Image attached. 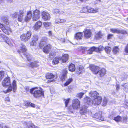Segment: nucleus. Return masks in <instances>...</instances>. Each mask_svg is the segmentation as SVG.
Returning <instances> with one entry per match:
<instances>
[{
  "label": "nucleus",
  "mask_w": 128,
  "mask_h": 128,
  "mask_svg": "<svg viewBox=\"0 0 128 128\" xmlns=\"http://www.w3.org/2000/svg\"><path fill=\"white\" fill-rule=\"evenodd\" d=\"M102 99V97L99 96L92 100H91L90 98L87 96L84 98V103H87L90 105L93 104H94L98 105L100 104Z\"/></svg>",
  "instance_id": "nucleus-1"
},
{
  "label": "nucleus",
  "mask_w": 128,
  "mask_h": 128,
  "mask_svg": "<svg viewBox=\"0 0 128 128\" xmlns=\"http://www.w3.org/2000/svg\"><path fill=\"white\" fill-rule=\"evenodd\" d=\"M26 50V46L24 45H22L21 47L20 50H18V52L20 54L22 53L23 54L26 58L28 61L30 62L34 60L33 58L31 57L30 55L28 53L25 52Z\"/></svg>",
  "instance_id": "nucleus-2"
},
{
  "label": "nucleus",
  "mask_w": 128,
  "mask_h": 128,
  "mask_svg": "<svg viewBox=\"0 0 128 128\" xmlns=\"http://www.w3.org/2000/svg\"><path fill=\"white\" fill-rule=\"evenodd\" d=\"M30 92L31 93H33L34 96L36 98L44 96L43 92L42 90H38L36 88H34L30 89Z\"/></svg>",
  "instance_id": "nucleus-3"
},
{
  "label": "nucleus",
  "mask_w": 128,
  "mask_h": 128,
  "mask_svg": "<svg viewBox=\"0 0 128 128\" xmlns=\"http://www.w3.org/2000/svg\"><path fill=\"white\" fill-rule=\"evenodd\" d=\"M26 11L25 9H23L20 10L18 16V21L22 22L25 21L24 16L26 14Z\"/></svg>",
  "instance_id": "nucleus-4"
},
{
  "label": "nucleus",
  "mask_w": 128,
  "mask_h": 128,
  "mask_svg": "<svg viewBox=\"0 0 128 128\" xmlns=\"http://www.w3.org/2000/svg\"><path fill=\"white\" fill-rule=\"evenodd\" d=\"M31 32L28 31L27 33L24 34L21 36V39L22 41H27L31 37Z\"/></svg>",
  "instance_id": "nucleus-5"
},
{
  "label": "nucleus",
  "mask_w": 128,
  "mask_h": 128,
  "mask_svg": "<svg viewBox=\"0 0 128 128\" xmlns=\"http://www.w3.org/2000/svg\"><path fill=\"white\" fill-rule=\"evenodd\" d=\"M0 28L5 34H9L12 32L10 28L8 26H4L0 22Z\"/></svg>",
  "instance_id": "nucleus-6"
},
{
  "label": "nucleus",
  "mask_w": 128,
  "mask_h": 128,
  "mask_svg": "<svg viewBox=\"0 0 128 128\" xmlns=\"http://www.w3.org/2000/svg\"><path fill=\"white\" fill-rule=\"evenodd\" d=\"M40 17V12L38 10H36L32 12V19L34 21L38 20Z\"/></svg>",
  "instance_id": "nucleus-7"
},
{
  "label": "nucleus",
  "mask_w": 128,
  "mask_h": 128,
  "mask_svg": "<svg viewBox=\"0 0 128 128\" xmlns=\"http://www.w3.org/2000/svg\"><path fill=\"white\" fill-rule=\"evenodd\" d=\"M80 101L77 99L75 98L72 100V106L73 109H78L80 107Z\"/></svg>",
  "instance_id": "nucleus-8"
},
{
  "label": "nucleus",
  "mask_w": 128,
  "mask_h": 128,
  "mask_svg": "<svg viewBox=\"0 0 128 128\" xmlns=\"http://www.w3.org/2000/svg\"><path fill=\"white\" fill-rule=\"evenodd\" d=\"M92 116L93 118L98 119L102 121H104V118L102 115L101 112H98L96 113L95 114H92Z\"/></svg>",
  "instance_id": "nucleus-9"
},
{
  "label": "nucleus",
  "mask_w": 128,
  "mask_h": 128,
  "mask_svg": "<svg viewBox=\"0 0 128 128\" xmlns=\"http://www.w3.org/2000/svg\"><path fill=\"white\" fill-rule=\"evenodd\" d=\"M90 68L92 72L94 74H96L98 73L100 68L99 67L96 66L94 65L90 66Z\"/></svg>",
  "instance_id": "nucleus-10"
},
{
  "label": "nucleus",
  "mask_w": 128,
  "mask_h": 128,
  "mask_svg": "<svg viewBox=\"0 0 128 128\" xmlns=\"http://www.w3.org/2000/svg\"><path fill=\"white\" fill-rule=\"evenodd\" d=\"M42 19L45 20H50V14L47 12L45 11L42 12Z\"/></svg>",
  "instance_id": "nucleus-11"
},
{
  "label": "nucleus",
  "mask_w": 128,
  "mask_h": 128,
  "mask_svg": "<svg viewBox=\"0 0 128 128\" xmlns=\"http://www.w3.org/2000/svg\"><path fill=\"white\" fill-rule=\"evenodd\" d=\"M46 77L47 79H50V80H48L49 82L55 81L56 80V79L54 78L55 76L52 73H48L46 74Z\"/></svg>",
  "instance_id": "nucleus-12"
},
{
  "label": "nucleus",
  "mask_w": 128,
  "mask_h": 128,
  "mask_svg": "<svg viewBox=\"0 0 128 128\" xmlns=\"http://www.w3.org/2000/svg\"><path fill=\"white\" fill-rule=\"evenodd\" d=\"M52 47V46L50 44H48L46 45L43 48V52L45 53L48 54L50 51Z\"/></svg>",
  "instance_id": "nucleus-13"
},
{
  "label": "nucleus",
  "mask_w": 128,
  "mask_h": 128,
  "mask_svg": "<svg viewBox=\"0 0 128 128\" xmlns=\"http://www.w3.org/2000/svg\"><path fill=\"white\" fill-rule=\"evenodd\" d=\"M32 12L30 11H29L27 13L26 15L24 17L25 21H28L32 17Z\"/></svg>",
  "instance_id": "nucleus-14"
},
{
  "label": "nucleus",
  "mask_w": 128,
  "mask_h": 128,
  "mask_svg": "<svg viewBox=\"0 0 128 128\" xmlns=\"http://www.w3.org/2000/svg\"><path fill=\"white\" fill-rule=\"evenodd\" d=\"M2 84L4 86H8L10 85L11 86L10 81L9 77L4 78L2 82Z\"/></svg>",
  "instance_id": "nucleus-15"
},
{
  "label": "nucleus",
  "mask_w": 128,
  "mask_h": 128,
  "mask_svg": "<svg viewBox=\"0 0 128 128\" xmlns=\"http://www.w3.org/2000/svg\"><path fill=\"white\" fill-rule=\"evenodd\" d=\"M89 96L91 97L92 100L99 96V94L97 92L95 91H91L89 94Z\"/></svg>",
  "instance_id": "nucleus-16"
},
{
  "label": "nucleus",
  "mask_w": 128,
  "mask_h": 128,
  "mask_svg": "<svg viewBox=\"0 0 128 128\" xmlns=\"http://www.w3.org/2000/svg\"><path fill=\"white\" fill-rule=\"evenodd\" d=\"M84 37L87 38H90L91 36L92 33L90 30H86L84 32Z\"/></svg>",
  "instance_id": "nucleus-17"
},
{
  "label": "nucleus",
  "mask_w": 128,
  "mask_h": 128,
  "mask_svg": "<svg viewBox=\"0 0 128 128\" xmlns=\"http://www.w3.org/2000/svg\"><path fill=\"white\" fill-rule=\"evenodd\" d=\"M47 39L46 37L42 38L39 44L40 47L41 48L46 44Z\"/></svg>",
  "instance_id": "nucleus-18"
},
{
  "label": "nucleus",
  "mask_w": 128,
  "mask_h": 128,
  "mask_svg": "<svg viewBox=\"0 0 128 128\" xmlns=\"http://www.w3.org/2000/svg\"><path fill=\"white\" fill-rule=\"evenodd\" d=\"M68 55L66 54H64L62 57H60V60L63 62H66L68 60Z\"/></svg>",
  "instance_id": "nucleus-19"
},
{
  "label": "nucleus",
  "mask_w": 128,
  "mask_h": 128,
  "mask_svg": "<svg viewBox=\"0 0 128 128\" xmlns=\"http://www.w3.org/2000/svg\"><path fill=\"white\" fill-rule=\"evenodd\" d=\"M42 25V23L40 21H38L34 26V29L35 30H37L40 28Z\"/></svg>",
  "instance_id": "nucleus-20"
},
{
  "label": "nucleus",
  "mask_w": 128,
  "mask_h": 128,
  "mask_svg": "<svg viewBox=\"0 0 128 128\" xmlns=\"http://www.w3.org/2000/svg\"><path fill=\"white\" fill-rule=\"evenodd\" d=\"M67 70L66 68L64 69L63 71L61 77V78L62 80H64L65 78L66 77V76L67 74Z\"/></svg>",
  "instance_id": "nucleus-21"
},
{
  "label": "nucleus",
  "mask_w": 128,
  "mask_h": 128,
  "mask_svg": "<svg viewBox=\"0 0 128 128\" xmlns=\"http://www.w3.org/2000/svg\"><path fill=\"white\" fill-rule=\"evenodd\" d=\"M87 112V107L85 106H83L80 110V113L82 114L85 115Z\"/></svg>",
  "instance_id": "nucleus-22"
},
{
  "label": "nucleus",
  "mask_w": 128,
  "mask_h": 128,
  "mask_svg": "<svg viewBox=\"0 0 128 128\" xmlns=\"http://www.w3.org/2000/svg\"><path fill=\"white\" fill-rule=\"evenodd\" d=\"M8 38L6 36L4 35L3 34L0 33V41L2 42H4L6 41Z\"/></svg>",
  "instance_id": "nucleus-23"
},
{
  "label": "nucleus",
  "mask_w": 128,
  "mask_h": 128,
  "mask_svg": "<svg viewBox=\"0 0 128 128\" xmlns=\"http://www.w3.org/2000/svg\"><path fill=\"white\" fill-rule=\"evenodd\" d=\"M77 72L78 74H81L84 72V68L81 66H80L76 69Z\"/></svg>",
  "instance_id": "nucleus-24"
},
{
  "label": "nucleus",
  "mask_w": 128,
  "mask_h": 128,
  "mask_svg": "<svg viewBox=\"0 0 128 128\" xmlns=\"http://www.w3.org/2000/svg\"><path fill=\"white\" fill-rule=\"evenodd\" d=\"M82 35V32H78L75 34L74 37L76 40H80L81 39Z\"/></svg>",
  "instance_id": "nucleus-25"
},
{
  "label": "nucleus",
  "mask_w": 128,
  "mask_h": 128,
  "mask_svg": "<svg viewBox=\"0 0 128 128\" xmlns=\"http://www.w3.org/2000/svg\"><path fill=\"white\" fill-rule=\"evenodd\" d=\"M88 12L95 13L98 11V9H94V8L90 7H88Z\"/></svg>",
  "instance_id": "nucleus-26"
},
{
  "label": "nucleus",
  "mask_w": 128,
  "mask_h": 128,
  "mask_svg": "<svg viewBox=\"0 0 128 128\" xmlns=\"http://www.w3.org/2000/svg\"><path fill=\"white\" fill-rule=\"evenodd\" d=\"M106 72V70L104 68H102L99 70L98 73L100 76L102 77L105 74Z\"/></svg>",
  "instance_id": "nucleus-27"
},
{
  "label": "nucleus",
  "mask_w": 128,
  "mask_h": 128,
  "mask_svg": "<svg viewBox=\"0 0 128 128\" xmlns=\"http://www.w3.org/2000/svg\"><path fill=\"white\" fill-rule=\"evenodd\" d=\"M69 70L71 72H74L75 70V67L74 64H72L68 67Z\"/></svg>",
  "instance_id": "nucleus-28"
},
{
  "label": "nucleus",
  "mask_w": 128,
  "mask_h": 128,
  "mask_svg": "<svg viewBox=\"0 0 128 128\" xmlns=\"http://www.w3.org/2000/svg\"><path fill=\"white\" fill-rule=\"evenodd\" d=\"M60 60V57H57L55 58L52 61L53 64H58L59 61Z\"/></svg>",
  "instance_id": "nucleus-29"
},
{
  "label": "nucleus",
  "mask_w": 128,
  "mask_h": 128,
  "mask_svg": "<svg viewBox=\"0 0 128 128\" xmlns=\"http://www.w3.org/2000/svg\"><path fill=\"white\" fill-rule=\"evenodd\" d=\"M120 49L118 46H115L113 48L112 52L114 54H116L118 53Z\"/></svg>",
  "instance_id": "nucleus-30"
},
{
  "label": "nucleus",
  "mask_w": 128,
  "mask_h": 128,
  "mask_svg": "<svg viewBox=\"0 0 128 128\" xmlns=\"http://www.w3.org/2000/svg\"><path fill=\"white\" fill-rule=\"evenodd\" d=\"M109 117L111 119L113 118L111 116H110ZM121 119V118L119 116H118L116 117H114L113 118V119L116 122L121 121V120H122Z\"/></svg>",
  "instance_id": "nucleus-31"
},
{
  "label": "nucleus",
  "mask_w": 128,
  "mask_h": 128,
  "mask_svg": "<svg viewBox=\"0 0 128 128\" xmlns=\"http://www.w3.org/2000/svg\"><path fill=\"white\" fill-rule=\"evenodd\" d=\"M12 86L13 91L14 92L17 88L16 82L14 80L12 82Z\"/></svg>",
  "instance_id": "nucleus-32"
},
{
  "label": "nucleus",
  "mask_w": 128,
  "mask_h": 128,
  "mask_svg": "<svg viewBox=\"0 0 128 128\" xmlns=\"http://www.w3.org/2000/svg\"><path fill=\"white\" fill-rule=\"evenodd\" d=\"M28 66L31 68H33L34 67L37 66L38 65L36 62H30V64H28Z\"/></svg>",
  "instance_id": "nucleus-33"
},
{
  "label": "nucleus",
  "mask_w": 128,
  "mask_h": 128,
  "mask_svg": "<svg viewBox=\"0 0 128 128\" xmlns=\"http://www.w3.org/2000/svg\"><path fill=\"white\" fill-rule=\"evenodd\" d=\"M73 80L72 78H70L67 80L66 82L64 84V85L65 86H66L70 84Z\"/></svg>",
  "instance_id": "nucleus-34"
},
{
  "label": "nucleus",
  "mask_w": 128,
  "mask_h": 128,
  "mask_svg": "<svg viewBox=\"0 0 128 128\" xmlns=\"http://www.w3.org/2000/svg\"><path fill=\"white\" fill-rule=\"evenodd\" d=\"M44 27L46 29L49 28L51 26V23L50 22H45L44 23Z\"/></svg>",
  "instance_id": "nucleus-35"
},
{
  "label": "nucleus",
  "mask_w": 128,
  "mask_h": 128,
  "mask_svg": "<svg viewBox=\"0 0 128 128\" xmlns=\"http://www.w3.org/2000/svg\"><path fill=\"white\" fill-rule=\"evenodd\" d=\"M110 31L114 33H120V30L116 29H111Z\"/></svg>",
  "instance_id": "nucleus-36"
},
{
  "label": "nucleus",
  "mask_w": 128,
  "mask_h": 128,
  "mask_svg": "<svg viewBox=\"0 0 128 128\" xmlns=\"http://www.w3.org/2000/svg\"><path fill=\"white\" fill-rule=\"evenodd\" d=\"M88 7H84L80 11V12L81 13H86L88 12Z\"/></svg>",
  "instance_id": "nucleus-37"
},
{
  "label": "nucleus",
  "mask_w": 128,
  "mask_h": 128,
  "mask_svg": "<svg viewBox=\"0 0 128 128\" xmlns=\"http://www.w3.org/2000/svg\"><path fill=\"white\" fill-rule=\"evenodd\" d=\"M1 20L4 22H8V17L7 16H2L1 18Z\"/></svg>",
  "instance_id": "nucleus-38"
},
{
  "label": "nucleus",
  "mask_w": 128,
  "mask_h": 128,
  "mask_svg": "<svg viewBox=\"0 0 128 128\" xmlns=\"http://www.w3.org/2000/svg\"><path fill=\"white\" fill-rule=\"evenodd\" d=\"M111 48L108 46L106 47L105 48V50L108 54L110 53L111 52Z\"/></svg>",
  "instance_id": "nucleus-39"
},
{
  "label": "nucleus",
  "mask_w": 128,
  "mask_h": 128,
  "mask_svg": "<svg viewBox=\"0 0 128 128\" xmlns=\"http://www.w3.org/2000/svg\"><path fill=\"white\" fill-rule=\"evenodd\" d=\"M102 35L100 32H98L96 35V37L97 39L101 38Z\"/></svg>",
  "instance_id": "nucleus-40"
},
{
  "label": "nucleus",
  "mask_w": 128,
  "mask_h": 128,
  "mask_svg": "<svg viewBox=\"0 0 128 128\" xmlns=\"http://www.w3.org/2000/svg\"><path fill=\"white\" fill-rule=\"evenodd\" d=\"M4 71H0V81L1 80L4 78Z\"/></svg>",
  "instance_id": "nucleus-41"
},
{
  "label": "nucleus",
  "mask_w": 128,
  "mask_h": 128,
  "mask_svg": "<svg viewBox=\"0 0 128 128\" xmlns=\"http://www.w3.org/2000/svg\"><path fill=\"white\" fill-rule=\"evenodd\" d=\"M38 36L37 35H34L33 36V37L32 38V40L36 42V41L38 40Z\"/></svg>",
  "instance_id": "nucleus-42"
},
{
  "label": "nucleus",
  "mask_w": 128,
  "mask_h": 128,
  "mask_svg": "<svg viewBox=\"0 0 128 128\" xmlns=\"http://www.w3.org/2000/svg\"><path fill=\"white\" fill-rule=\"evenodd\" d=\"M90 50L92 51V52L93 51H95L96 52H97L98 51V48H95L94 47H93L92 48H90Z\"/></svg>",
  "instance_id": "nucleus-43"
},
{
  "label": "nucleus",
  "mask_w": 128,
  "mask_h": 128,
  "mask_svg": "<svg viewBox=\"0 0 128 128\" xmlns=\"http://www.w3.org/2000/svg\"><path fill=\"white\" fill-rule=\"evenodd\" d=\"M84 93L82 92H80L79 93L77 94L76 96H77L79 98H81L82 96L84 94Z\"/></svg>",
  "instance_id": "nucleus-44"
},
{
  "label": "nucleus",
  "mask_w": 128,
  "mask_h": 128,
  "mask_svg": "<svg viewBox=\"0 0 128 128\" xmlns=\"http://www.w3.org/2000/svg\"><path fill=\"white\" fill-rule=\"evenodd\" d=\"M19 12H15L13 14H12V16L14 18H16L18 16Z\"/></svg>",
  "instance_id": "nucleus-45"
},
{
  "label": "nucleus",
  "mask_w": 128,
  "mask_h": 128,
  "mask_svg": "<svg viewBox=\"0 0 128 128\" xmlns=\"http://www.w3.org/2000/svg\"><path fill=\"white\" fill-rule=\"evenodd\" d=\"M107 98L106 97L104 98L103 101V105L104 106H105L107 104Z\"/></svg>",
  "instance_id": "nucleus-46"
},
{
  "label": "nucleus",
  "mask_w": 128,
  "mask_h": 128,
  "mask_svg": "<svg viewBox=\"0 0 128 128\" xmlns=\"http://www.w3.org/2000/svg\"><path fill=\"white\" fill-rule=\"evenodd\" d=\"M55 54L56 53L54 52H51L49 54L50 57V58H52Z\"/></svg>",
  "instance_id": "nucleus-47"
},
{
  "label": "nucleus",
  "mask_w": 128,
  "mask_h": 128,
  "mask_svg": "<svg viewBox=\"0 0 128 128\" xmlns=\"http://www.w3.org/2000/svg\"><path fill=\"white\" fill-rule=\"evenodd\" d=\"M30 44L31 46H35L36 44V42L35 41H34L32 40L31 42H30Z\"/></svg>",
  "instance_id": "nucleus-48"
},
{
  "label": "nucleus",
  "mask_w": 128,
  "mask_h": 128,
  "mask_svg": "<svg viewBox=\"0 0 128 128\" xmlns=\"http://www.w3.org/2000/svg\"><path fill=\"white\" fill-rule=\"evenodd\" d=\"M121 121H123L124 122H126L127 120V118L126 117H124L123 118H121Z\"/></svg>",
  "instance_id": "nucleus-49"
},
{
  "label": "nucleus",
  "mask_w": 128,
  "mask_h": 128,
  "mask_svg": "<svg viewBox=\"0 0 128 128\" xmlns=\"http://www.w3.org/2000/svg\"><path fill=\"white\" fill-rule=\"evenodd\" d=\"M98 48V51L99 50L100 51H101L104 49V47L103 46H100Z\"/></svg>",
  "instance_id": "nucleus-50"
},
{
  "label": "nucleus",
  "mask_w": 128,
  "mask_h": 128,
  "mask_svg": "<svg viewBox=\"0 0 128 128\" xmlns=\"http://www.w3.org/2000/svg\"><path fill=\"white\" fill-rule=\"evenodd\" d=\"M70 100V99L68 98L67 100H66L65 102L66 106V107L68 106V104Z\"/></svg>",
  "instance_id": "nucleus-51"
},
{
  "label": "nucleus",
  "mask_w": 128,
  "mask_h": 128,
  "mask_svg": "<svg viewBox=\"0 0 128 128\" xmlns=\"http://www.w3.org/2000/svg\"><path fill=\"white\" fill-rule=\"evenodd\" d=\"M37 126H36L33 124H31L30 126L28 127V128H37Z\"/></svg>",
  "instance_id": "nucleus-52"
},
{
  "label": "nucleus",
  "mask_w": 128,
  "mask_h": 128,
  "mask_svg": "<svg viewBox=\"0 0 128 128\" xmlns=\"http://www.w3.org/2000/svg\"><path fill=\"white\" fill-rule=\"evenodd\" d=\"M59 12V10L58 9H54L53 10V12L54 13H57Z\"/></svg>",
  "instance_id": "nucleus-53"
},
{
  "label": "nucleus",
  "mask_w": 128,
  "mask_h": 128,
  "mask_svg": "<svg viewBox=\"0 0 128 128\" xmlns=\"http://www.w3.org/2000/svg\"><path fill=\"white\" fill-rule=\"evenodd\" d=\"M12 90V87L11 86H10L8 87L7 90L6 92H9Z\"/></svg>",
  "instance_id": "nucleus-54"
},
{
  "label": "nucleus",
  "mask_w": 128,
  "mask_h": 128,
  "mask_svg": "<svg viewBox=\"0 0 128 128\" xmlns=\"http://www.w3.org/2000/svg\"><path fill=\"white\" fill-rule=\"evenodd\" d=\"M124 51L126 53H128V44L125 48Z\"/></svg>",
  "instance_id": "nucleus-55"
},
{
  "label": "nucleus",
  "mask_w": 128,
  "mask_h": 128,
  "mask_svg": "<svg viewBox=\"0 0 128 128\" xmlns=\"http://www.w3.org/2000/svg\"><path fill=\"white\" fill-rule=\"evenodd\" d=\"M78 50L80 51L84 49V47H82V46H79L78 47Z\"/></svg>",
  "instance_id": "nucleus-56"
},
{
  "label": "nucleus",
  "mask_w": 128,
  "mask_h": 128,
  "mask_svg": "<svg viewBox=\"0 0 128 128\" xmlns=\"http://www.w3.org/2000/svg\"><path fill=\"white\" fill-rule=\"evenodd\" d=\"M55 22L57 23H60V18H57L55 20Z\"/></svg>",
  "instance_id": "nucleus-57"
},
{
  "label": "nucleus",
  "mask_w": 128,
  "mask_h": 128,
  "mask_svg": "<svg viewBox=\"0 0 128 128\" xmlns=\"http://www.w3.org/2000/svg\"><path fill=\"white\" fill-rule=\"evenodd\" d=\"M8 38L7 40H6V41H5L4 42H6L7 44H8L9 45H10L11 44V42L8 40Z\"/></svg>",
  "instance_id": "nucleus-58"
},
{
  "label": "nucleus",
  "mask_w": 128,
  "mask_h": 128,
  "mask_svg": "<svg viewBox=\"0 0 128 128\" xmlns=\"http://www.w3.org/2000/svg\"><path fill=\"white\" fill-rule=\"evenodd\" d=\"M113 35L112 34H109L108 36V39H109L112 38V37L113 36Z\"/></svg>",
  "instance_id": "nucleus-59"
},
{
  "label": "nucleus",
  "mask_w": 128,
  "mask_h": 128,
  "mask_svg": "<svg viewBox=\"0 0 128 128\" xmlns=\"http://www.w3.org/2000/svg\"><path fill=\"white\" fill-rule=\"evenodd\" d=\"M116 90H118L120 88V86L119 84H116Z\"/></svg>",
  "instance_id": "nucleus-60"
},
{
  "label": "nucleus",
  "mask_w": 128,
  "mask_h": 128,
  "mask_svg": "<svg viewBox=\"0 0 128 128\" xmlns=\"http://www.w3.org/2000/svg\"><path fill=\"white\" fill-rule=\"evenodd\" d=\"M66 22V20L65 19H60V23H63Z\"/></svg>",
  "instance_id": "nucleus-61"
},
{
  "label": "nucleus",
  "mask_w": 128,
  "mask_h": 128,
  "mask_svg": "<svg viewBox=\"0 0 128 128\" xmlns=\"http://www.w3.org/2000/svg\"><path fill=\"white\" fill-rule=\"evenodd\" d=\"M30 102H27L25 106H27V107H28V106H30Z\"/></svg>",
  "instance_id": "nucleus-62"
},
{
  "label": "nucleus",
  "mask_w": 128,
  "mask_h": 128,
  "mask_svg": "<svg viewBox=\"0 0 128 128\" xmlns=\"http://www.w3.org/2000/svg\"><path fill=\"white\" fill-rule=\"evenodd\" d=\"M30 106L34 108L35 107V105L34 104H32L30 102Z\"/></svg>",
  "instance_id": "nucleus-63"
},
{
  "label": "nucleus",
  "mask_w": 128,
  "mask_h": 128,
  "mask_svg": "<svg viewBox=\"0 0 128 128\" xmlns=\"http://www.w3.org/2000/svg\"><path fill=\"white\" fill-rule=\"evenodd\" d=\"M127 84L125 83V84H122V86L123 87L126 88L127 87V86L126 85Z\"/></svg>",
  "instance_id": "nucleus-64"
}]
</instances>
